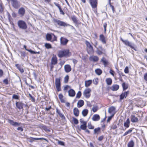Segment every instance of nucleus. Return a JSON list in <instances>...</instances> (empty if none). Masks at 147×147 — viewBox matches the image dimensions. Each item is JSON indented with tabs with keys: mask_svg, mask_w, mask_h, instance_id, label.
<instances>
[{
	"mask_svg": "<svg viewBox=\"0 0 147 147\" xmlns=\"http://www.w3.org/2000/svg\"><path fill=\"white\" fill-rule=\"evenodd\" d=\"M56 112L60 117L62 118H65L64 115L61 113L60 111L57 109H56Z\"/></svg>",
	"mask_w": 147,
	"mask_h": 147,
	"instance_id": "a18cd8bd",
	"label": "nucleus"
},
{
	"mask_svg": "<svg viewBox=\"0 0 147 147\" xmlns=\"http://www.w3.org/2000/svg\"><path fill=\"white\" fill-rule=\"evenodd\" d=\"M130 121L129 118H127L126 121L124 123V126L126 128H128L129 127Z\"/></svg>",
	"mask_w": 147,
	"mask_h": 147,
	"instance_id": "f704fd0d",
	"label": "nucleus"
},
{
	"mask_svg": "<svg viewBox=\"0 0 147 147\" xmlns=\"http://www.w3.org/2000/svg\"><path fill=\"white\" fill-rule=\"evenodd\" d=\"M86 45V49L87 53L89 55L92 54L94 53L93 47L90 42L87 40L85 41Z\"/></svg>",
	"mask_w": 147,
	"mask_h": 147,
	"instance_id": "20e7f679",
	"label": "nucleus"
},
{
	"mask_svg": "<svg viewBox=\"0 0 147 147\" xmlns=\"http://www.w3.org/2000/svg\"><path fill=\"white\" fill-rule=\"evenodd\" d=\"M8 122L11 125L14 126H18L21 124V123H18L17 122H14V121L12 120L8 119L7 120Z\"/></svg>",
	"mask_w": 147,
	"mask_h": 147,
	"instance_id": "a211bd4d",
	"label": "nucleus"
},
{
	"mask_svg": "<svg viewBox=\"0 0 147 147\" xmlns=\"http://www.w3.org/2000/svg\"><path fill=\"white\" fill-rule=\"evenodd\" d=\"M106 82L107 85H111L112 83V81L111 78H107L105 80Z\"/></svg>",
	"mask_w": 147,
	"mask_h": 147,
	"instance_id": "c9c22d12",
	"label": "nucleus"
},
{
	"mask_svg": "<svg viewBox=\"0 0 147 147\" xmlns=\"http://www.w3.org/2000/svg\"><path fill=\"white\" fill-rule=\"evenodd\" d=\"M30 142H32L33 141H34V140H44L46 141L47 142H48V140L44 138H34L32 137H30Z\"/></svg>",
	"mask_w": 147,
	"mask_h": 147,
	"instance_id": "a878e982",
	"label": "nucleus"
},
{
	"mask_svg": "<svg viewBox=\"0 0 147 147\" xmlns=\"http://www.w3.org/2000/svg\"><path fill=\"white\" fill-rule=\"evenodd\" d=\"M81 122L82 124L80 125V129L82 130H84L86 133L90 134V131L87 129V122L86 121H81Z\"/></svg>",
	"mask_w": 147,
	"mask_h": 147,
	"instance_id": "0eeeda50",
	"label": "nucleus"
},
{
	"mask_svg": "<svg viewBox=\"0 0 147 147\" xmlns=\"http://www.w3.org/2000/svg\"><path fill=\"white\" fill-rule=\"evenodd\" d=\"M29 96L30 98V99L31 100L32 102H34L35 101V99L34 97H33L32 95L30 94H29Z\"/></svg>",
	"mask_w": 147,
	"mask_h": 147,
	"instance_id": "8fccbe9b",
	"label": "nucleus"
},
{
	"mask_svg": "<svg viewBox=\"0 0 147 147\" xmlns=\"http://www.w3.org/2000/svg\"><path fill=\"white\" fill-rule=\"evenodd\" d=\"M109 73L112 75V76L114 78L115 80H117V79L116 78V76H115V75L116 74L115 71L112 69H110L109 71Z\"/></svg>",
	"mask_w": 147,
	"mask_h": 147,
	"instance_id": "58836bf2",
	"label": "nucleus"
},
{
	"mask_svg": "<svg viewBox=\"0 0 147 147\" xmlns=\"http://www.w3.org/2000/svg\"><path fill=\"white\" fill-rule=\"evenodd\" d=\"M113 116V115H111V116L109 117L107 120V122H109Z\"/></svg>",
	"mask_w": 147,
	"mask_h": 147,
	"instance_id": "338daca9",
	"label": "nucleus"
},
{
	"mask_svg": "<svg viewBox=\"0 0 147 147\" xmlns=\"http://www.w3.org/2000/svg\"><path fill=\"white\" fill-rule=\"evenodd\" d=\"M89 3L92 8L94 9V12L97 13V7L98 4V0H89Z\"/></svg>",
	"mask_w": 147,
	"mask_h": 147,
	"instance_id": "39448f33",
	"label": "nucleus"
},
{
	"mask_svg": "<svg viewBox=\"0 0 147 147\" xmlns=\"http://www.w3.org/2000/svg\"><path fill=\"white\" fill-rule=\"evenodd\" d=\"M131 121L132 123H137L139 121L138 118L135 115H131Z\"/></svg>",
	"mask_w": 147,
	"mask_h": 147,
	"instance_id": "bb28decb",
	"label": "nucleus"
},
{
	"mask_svg": "<svg viewBox=\"0 0 147 147\" xmlns=\"http://www.w3.org/2000/svg\"><path fill=\"white\" fill-rule=\"evenodd\" d=\"M88 127L89 129H93L94 127L92 125L90 122L88 124Z\"/></svg>",
	"mask_w": 147,
	"mask_h": 147,
	"instance_id": "603ef678",
	"label": "nucleus"
},
{
	"mask_svg": "<svg viewBox=\"0 0 147 147\" xmlns=\"http://www.w3.org/2000/svg\"><path fill=\"white\" fill-rule=\"evenodd\" d=\"M71 18L73 21V22L75 24L76 26H78L79 24H81V22H78L77 18L75 16H72L71 17Z\"/></svg>",
	"mask_w": 147,
	"mask_h": 147,
	"instance_id": "9d476101",
	"label": "nucleus"
},
{
	"mask_svg": "<svg viewBox=\"0 0 147 147\" xmlns=\"http://www.w3.org/2000/svg\"><path fill=\"white\" fill-rule=\"evenodd\" d=\"M58 97L61 102L62 103H65V101L63 98L64 96L61 93H60L58 95Z\"/></svg>",
	"mask_w": 147,
	"mask_h": 147,
	"instance_id": "72a5a7b5",
	"label": "nucleus"
},
{
	"mask_svg": "<svg viewBox=\"0 0 147 147\" xmlns=\"http://www.w3.org/2000/svg\"><path fill=\"white\" fill-rule=\"evenodd\" d=\"M71 55L69 49H64L59 51H58V56L60 58L62 57H69Z\"/></svg>",
	"mask_w": 147,
	"mask_h": 147,
	"instance_id": "f257e3e1",
	"label": "nucleus"
},
{
	"mask_svg": "<svg viewBox=\"0 0 147 147\" xmlns=\"http://www.w3.org/2000/svg\"><path fill=\"white\" fill-rule=\"evenodd\" d=\"M3 82V83L5 85H7L9 84V80L7 78H6L4 79Z\"/></svg>",
	"mask_w": 147,
	"mask_h": 147,
	"instance_id": "4d7b16f0",
	"label": "nucleus"
},
{
	"mask_svg": "<svg viewBox=\"0 0 147 147\" xmlns=\"http://www.w3.org/2000/svg\"><path fill=\"white\" fill-rule=\"evenodd\" d=\"M107 26V23L106 22L104 23L103 24V27L104 28V33L105 34L106 33Z\"/></svg>",
	"mask_w": 147,
	"mask_h": 147,
	"instance_id": "864d4df0",
	"label": "nucleus"
},
{
	"mask_svg": "<svg viewBox=\"0 0 147 147\" xmlns=\"http://www.w3.org/2000/svg\"><path fill=\"white\" fill-rule=\"evenodd\" d=\"M73 121L74 123L75 124H77L78 123V121L76 118L74 117L73 118Z\"/></svg>",
	"mask_w": 147,
	"mask_h": 147,
	"instance_id": "e2e57ef3",
	"label": "nucleus"
},
{
	"mask_svg": "<svg viewBox=\"0 0 147 147\" xmlns=\"http://www.w3.org/2000/svg\"><path fill=\"white\" fill-rule=\"evenodd\" d=\"M98 80L97 78H94L93 80V83L95 85H97L98 84Z\"/></svg>",
	"mask_w": 147,
	"mask_h": 147,
	"instance_id": "3c124183",
	"label": "nucleus"
},
{
	"mask_svg": "<svg viewBox=\"0 0 147 147\" xmlns=\"http://www.w3.org/2000/svg\"><path fill=\"white\" fill-rule=\"evenodd\" d=\"M20 53L21 54V56L22 57H25L26 55V53L25 52L21 51L20 52Z\"/></svg>",
	"mask_w": 147,
	"mask_h": 147,
	"instance_id": "0e129e2a",
	"label": "nucleus"
},
{
	"mask_svg": "<svg viewBox=\"0 0 147 147\" xmlns=\"http://www.w3.org/2000/svg\"><path fill=\"white\" fill-rule=\"evenodd\" d=\"M68 95L69 96L73 97L76 95L75 90L73 89H70L68 91Z\"/></svg>",
	"mask_w": 147,
	"mask_h": 147,
	"instance_id": "b1692460",
	"label": "nucleus"
},
{
	"mask_svg": "<svg viewBox=\"0 0 147 147\" xmlns=\"http://www.w3.org/2000/svg\"><path fill=\"white\" fill-rule=\"evenodd\" d=\"M20 96L14 94L12 96V98L15 99H19Z\"/></svg>",
	"mask_w": 147,
	"mask_h": 147,
	"instance_id": "13d9d810",
	"label": "nucleus"
},
{
	"mask_svg": "<svg viewBox=\"0 0 147 147\" xmlns=\"http://www.w3.org/2000/svg\"><path fill=\"white\" fill-rule=\"evenodd\" d=\"M65 71L68 73L70 72L72 69L71 66L69 64L65 65L64 66Z\"/></svg>",
	"mask_w": 147,
	"mask_h": 147,
	"instance_id": "aec40b11",
	"label": "nucleus"
},
{
	"mask_svg": "<svg viewBox=\"0 0 147 147\" xmlns=\"http://www.w3.org/2000/svg\"><path fill=\"white\" fill-rule=\"evenodd\" d=\"M92 80H86L85 82V86L86 87L90 86L92 84Z\"/></svg>",
	"mask_w": 147,
	"mask_h": 147,
	"instance_id": "473e14b6",
	"label": "nucleus"
},
{
	"mask_svg": "<svg viewBox=\"0 0 147 147\" xmlns=\"http://www.w3.org/2000/svg\"><path fill=\"white\" fill-rule=\"evenodd\" d=\"M134 143L133 140L129 141L127 144L128 147H134Z\"/></svg>",
	"mask_w": 147,
	"mask_h": 147,
	"instance_id": "a19ab883",
	"label": "nucleus"
},
{
	"mask_svg": "<svg viewBox=\"0 0 147 147\" xmlns=\"http://www.w3.org/2000/svg\"><path fill=\"white\" fill-rule=\"evenodd\" d=\"M58 143L61 146H65V143H64L62 141H58Z\"/></svg>",
	"mask_w": 147,
	"mask_h": 147,
	"instance_id": "69168bd1",
	"label": "nucleus"
},
{
	"mask_svg": "<svg viewBox=\"0 0 147 147\" xmlns=\"http://www.w3.org/2000/svg\"><path fill=\"white\" fill-rule=\"evenodd\" d=\"M73 113L76 117H78L79 115V111L78 108L75 107L73 109Z\"/></svg>",
	"mask_w": 147,
	"mask_h": 147,
	"instance_id": "2f4dec72",
	"label": "nucleus"
},
{
	"mask_svg": "<svg viewBox=\"0 0 147 147\" xmlns=\"http://www.w3.org/2000/svg\"><path fill=\"white\" fill-rule=\"evenodd\" d=\"M119 88V86L118 85L115 84H113L110 87V89L112 91H114L118 90Z\"/></svg>",
	"mask_w": 147,
	"mask_h": 147,
	"instance_id": "5701e85b",
	"label": "nucleus"
},
{
	"mask_svg": "<svg viewBox=\"0 0 147 147\" xmlns=\"http://www.w3.org/2000/svg\"><path fill=\"white\" fill-rule=\"evenodd\" d=\"M3 8L2 3L1 1L0 0V12H2L3 11Z\"/></svg>",
	"mask_w": 147,
	"mask_h": 147,
	"instance_id": "bf43d9fd",
	"label": "nucleus"
},
{
	"mask_svg": "<svg viewBox=\"0 0 147 147\" xmlns=\"http://www.w3.org/2000/svg\"><path fill=\"white\" fill-rule=\"evenodd\" d=\"M54 4L58 8L60 12V14L63 15H64L65 14V13L62 9L59 3H56V2H54Z\"/></svg>",
	"mask_w": 147,
	"mask_h": 147,
	"instance_id": "f3484780",
	"label": "nucleus"
},
{
	"mask_svg": "<svg viewBox=\"0 0 147 147\" xmlns=\"http://www.w3.org/2000/svg\"><path fill=\"white\" fill-rule=\"evenodd\" d=\"M101 129L100 127H98L97 128H95L94 130V134H98L100 133Z\"/></svg>",
	"mask_w": 147,
	"mask_h": 147,
	"instance_id": "ea45409f",
	"label": "nucleus"
},
{
	"mask_svg": "<svg viewBox=\"0 0 147 147\" xmlns=\"http://www.w3.org/2000/svg\"><path fill=\"white\" fill-rule=\"evenodd\" d=\"M57 63V58L55 55H53L51 59V63L52 65H55Z\"/></svg>",
	"mask_w": 147,
	"mask_h": 147,
	"instance_id": "2eb2a0df",
	"label": "nucleus"
},
{
	"mask_svg": "<svg viewBox=\"0 0 147 147\" xmlns=\"http://www.w3.org/2000/svg\"><path fill=\"white\" fill-rule=\"evenodd\" d=\"M24 106L23 103L21 102H16V107L19 109H23Z\"/></svg>",
	"mask_w": 147,
	"mask_h": 147,
	"instance_id": "412c9836",
	"label": "nucleus"
},
{
	"mask_svg": "<svg viewBox=\"0 0 147 147\" xmlns=\"http://www.w3.org/2000/svg\"><path fill=\"white\" fill-rule=\"evenodd\" d=\"M18 25L20 28L23 30H26L27 26L26 23L22 20H19L18 22Z\"/></svg>",
	"mask_w": 147,
	"mask_h": 147,
	"instance_id": "423d86ee",
	"label": "nucleus"
},
{
	"mask_svg": "<svg viewBox=\"0 0 147 147\" xmlns=\"http://www.w3.org/2000/svg\"><path fill=\"white\" fill-rule=\"evenodd\" d=\"M99 39L103 44L106 43V37L103 34H100L99 35Z\"/></svg>",
	"mask_w": 147,
	"mask_h": 147,
	"instance_id": "393cba45",
	"label": "nucleus"
},
{
	"mask_svg": "<svg viewBox=\"0 0 147 147\" xmlns=\"http://www.w3.org/2000/svg\"><path fill=\"white\" fill-rule=\"evenodd\" d=\"M121 41L126 45L128 46L131 48L133 49L135 51H136V49L133 46L131 45V43L127 40H124L122 38H121Z\"/></svg>",
	"mask_w": 147,
	"mask_h": 147,
	"instance_id": "1a4fd4ad",
	"label": "nucleus"
},
{
	"mask_svg": "<svg viewBox=\"0 0 147 147\" xmlns=\"http://www.w3.org/2000/svg\"><path fill=\"white\" fill-rule=\"evenodd\" d=\"M96 74L98 75H100L102 74V71L99 68H98L95 70V71Z\"/></svg>",
	"mask_w": 147,
	"mask_h": 147,
	"instance_id": "4c0bfd02",
	"label": "nucleus"
},
{
	"mask_svg": "<svg viewBox=\"0 0 147 147\" xmlns=\"http://www.w3.org/2000/svg\"><path fill=\"white\" fill-rule=\"evenodd\" d=\"M117 126L116 124L115 123H113L111 127V128L113 129H114L117 128Z\"/></svg>",
	"mask_w": 147,
	"mask_h": 147,
	"instance_id": "680f3d73",
	"label": "nucleus"
},
{
	"mask_svg": "<svg viewBox=\"0 0 147 147\" xmlns=\"http://www.w3.org/2000/svg\"><path fill=\"white\" fill-rule=\"evenodd\" d=\"M52 36L49 34H47L46 36V40L48 41H51L52 39Z\"/></svg>",
	"mask_w": 147,
	"mask_h": 147,
	"instance_id": "de8ad7c7",
	"label": "nucleus"
},
{
	"mask_svg": "<svg viewBox=\"0 0 147 147\" xmlns=\"http://www.w3.org/2000/svg\"><path fill=\"white\" fill-rule=\"evenodd\" d=\"M84 102L83 100H79L77 104V106L78 108H80L82 107L84 105Z\"/></svg>",
	"mask_w": 147,
	"mask_h": 147,
	"instance_id": "c85d7f7f",
	"label": "nucleus"
},
{
	"mask_svg": "<svg viewBox=\"0 0 147 147\" xmlns=\"http://www.w3.org/2000/svg\"><path fill=\"white\" fill-rule=\"evenodd\" d=\"M98 110V107L97 105L94 106L92 109V110L94 113L96 112Z\"/></svg>",
	"mask_w": 147,
	"mask_h": 147,
	"instance_id": "09e8293b",
	"label": "nucleus"
},
{
	"mask_svg": "<svg viewBox=\"0 0 147 147\" xmlns=\"http://www.w3.org/2000/svg\"><path fill=\"white\" fill-rule=\"evenodd\" d=\"M124 72L126 74H127L129 72V68L128 67L126 66L124 69Z\"/></svg>",
	"mask_w": 147,
	"mask_h": 147,
	"instance_id": "052dcab7",
	"label": "nucleus"
},
{
	"mask_svg": "<svg viewBox=\"0 0 147 147\" xmlns=\"http://www.w3.org/2000/svg\"><path fill=\"white\" fill-rule=\"evenodd\" d=\"M116 107L114 106H112L110 107L108 110V113L111 115H113L114 116L116 113Z\"/></svg>",
	"mask_w": 147,
	"mask_h": 147,
	"instance_id": "f8f14e48",
	"label": "nucleus"
},
{
	"mask_svg": "<svg viewBox=\"0 0 147 147\" xmlns=\"http://www.w3.org/2000/svg\"><path fill=\"white\" fill-rule=\"evenodd\" d=\"M70 88L71 87L70 86L67 85H65L63 86V90L65 93L69 89H70Z\"/></svg>",
	"mask_w": 147,
	"mask_h": 147,
	"instance_id": "79ce46f5",
	"label": "nucleus"
},
{
	"mask_svg": "<svg viewBox=\"0 0 147 147\" xmlns=\"http://www.w3.org/2000/svg\"><path fill=\"white\" fill-rule=\"evenodd\" d=\"M134 128H131L128 130L126 131L123 135V136H125L128 134L131 133L132 131Z\"/></svg>",
	"mask_w": 147,
	"mask_h": 147,
	"instance_id": "37998d69",
	"label": "nucleus"
},
{
	"mask_svg": "<svg viewBox=\"0 0 147 147\" xmlns=\"http://www.w3.org/2000/svg\"><path fill=\"white\" fill-rule=\"evenodd\" d=\"M82 114L84 117H85L87 115L88 113V110L87 109H84L82 111Z\"/></svg>",
	"mask_w": 147,
	"mask_h": 147,
	"instance_id": "e433bc0d",
	"label": "nucleus"
},
{
	"mask_svg": "<svg viewBox=\"0 0 147 147\" xmlns=\"http://www.w3.org/2000/svg\"><path fill=\"white\" fill-rule=\"evenodd\" d=\"M91 91L92 90L90 88H87L85 89L83 92L84 96L86 98H88L91 96Z\"/></svg>",
	"mask_w": 147,
	"mask_h": 147,
	"instance_id": "6e6552de",
	"label": "nucleus"
},
{
	"mask_svg": "<svg viewBox=\"0 0 147 147\" xmlns=\"http://www.w3.org/2000/svg\"><path fill=\"white\" fill-rule=\"evenodd\" d=\"M129 92L128 91L122 92L119 96L120 100H122L124 98H126L128 95L129 94Z\"/></svg>",
	"mask_w": 147,
	"mask_h": 147,
	"instance_id": "ddd939ff",
	"label": "nucleus"
},
{
	"mask_svg": "<svg viewBox=\"0 0 147 147\" xmlns=\"http://www.w3.org/2000/svg\"><path fill=\"white\" fill-rule=\"evenodd\" d=\"M122 86L123 90L127 89L128 87L127 84H126L125 82H123L122 84Z\"/></svg>",
	"mask_w": 147,
	"mask_h": 147,
	"instance_id": "c03bdc74",
	"label": "nucleus"
},
{
	"mask_svg": "<svg viewBox=\"0 0 147 147\" xmlns=\"http://www.w3.org/2000/svg\"><path fill=\"white\" fill-rule=\"evenodd\" d=\"M92 119L94 121H97L100 119V117L98 115L96 114L93 115Z\"/></svg>",
	"mask_w": 147,
	"mask_h": 147,
	"instance_id": "7c9ffc66",
	"label": "nucleus"
},
{
	"mask_svg": "<svg viewBox=\"0 0 147 147\" xmlns=\"http://www.w3.org/2000/svg\"><path fill=\"white\" fill-rule=\"evenodd\" d=\"M144 80L147 82V73H145L144 75Z\"/></svg>",
	"mask_w": 147,
	"mask_h": 147,
	"instance_id": "774afa93",
	"label": "nucleus"
},
{
	"mask_svg": "<svg viewBox=\"0 0 147 147\" xmlns=\"http://www.w3.org/2000/svg\"><path fill=\"white\" fill-rule=\"evenodd\" d=\"M69 79V76L68 75H66L64 78V81L65 83H68Z\"/></svg>",
	"mask_w": 147,
	"mask_h": 147,
	"instance_id": "6e6d98bb",
	"label": "nucleus"
},
{
	"mask_svg": "<svg viewBox=\"0 0 147 147\" xmlns=\"http://www.w3.org/2000/svg\"><path fill=\"white\" fill-rule=\"evenodd\" d=\"M18 13L21 16H23L25 13V10L23 7L20 8L18 10Z\"/></svg>",
	"mask_w": 147,
	"mask_h": 147,
	"instance_id": "6ab92c4d",
	"label": "nucleus"
},
{
	"mask_svg": "<svg viewBox=\"0 0 147 147\" xmlns=\"http://www.w3.org/2000/svg\"><path fill=\"white\" fill-rule=\"evenodd\" d=\"M105 51V50L103 48L102 46H99L97 48V53L98 55H100L103 53V52Z\"/></svg>",
	"mask_w": 147,
	"mask_h": 147,
	"instance_id": "4468645a",
	"label": "nucleus"
},
{
	"mask_svg": "<svg viewBox=\"0 0 147 147\" xmlns=\"http://www.w3.org/2000/svg\"><path fill=\"white\" fill-rule=\"evenodd\" d=\"M101 61L102 63L104 66H107L109 64V62L105 57H102L101 59Z\"/></svg>",
	"mask_w": 147,
	"mask_h": 147,
	"instance_id": "cd10ccee",
	"label": "nucleus"
},
{
	"mask_svg": "<svg viewBox=\"0 0 147 147\" xmlns=\"http://www.w3.org/2000/svg\"><path fill=\"white\" fill-rule=\"evenodd\" d=\"M89 60L91 61L96 62L98 61L99 58L96 56L92 55L89 57Z\"/></svg>",
	"mask_w": 147,
	"mask_h": 147,
	"instance_id": "dca6fc26",
	"label": "nucleus"
},
{
	"mask_svg": "<svg viewBox=\"0 0 147 147\" xmlns=\"http://www.w3.org/2000/svg\"><path fill=\"white\" fill-rule=\"evenodd\" d=\"M82 96V93L80 91H79L77 93L76 95V98H80Z\"/></svg>",
	"mask_w": 147,
	"mask_h": 147,
	"instance_id": "5fc2aeb1",
	"label": "nucleus"
},
{
	"mask_svg": "<svg viewBox=\"0 0 147 147\" xmlns=\"http://www.w3.org/2000/svg\"><path fill=\"white\" fill-rule=\"evenodd\" d=\"M24 48L26 50H27V51H28V52H30L31 53V54H39L40 53V52L39 51L38 52H35L34 51L32 50L31 49H26V46L25 45H24Z\"/></svg>",
	"mask_w": 147,
	"mask_h": 147,
	"instance_id": "c756f323",
	"label": "nucleus"
},
{
	"mask_svg": "<svg viewBox=\"0 0 147 147\" xmlns=\"http://www.w3.org/2000/svg\"><path fill=\"white\" fill-rule=\"evenodd\" d=\"M45 47L47 49H51L52 48L51 45L49 43H46L45 45Z\"/></svg>",
	"mask_w": 147,
	"mask_h": 147,
	"instance_id": "49530a36",
	"label": "nucleus"
},
{
	"mask_svg": "<svg viewBox=\"0 0 147 147\" xmlns=\"http://www.w3.org/2000/svg\"><path fill=\"white\" fill-rule=\"evenodd\" d=\"M17 69H18L21 73H22L24 72V70L23 69V66L22 65L19 64H16L15 65Z\"/></svg>",
	"mask_w": 147,
	"mask_h": 147,
	"instance_id": "4be33fe9",
	"label": "nucleus"
},
{
	"mask_svg": "<svg viewBox=\"0 0 147 147\" xmlns=\"http://www.w3.org/2000/svg\"><path fill=\"white\" fill-rule=\"evenodd\" d=\"M54 23H56L57 25L60 26H63L64 27L70 26L73 29H74L75 28L69 24H67L65 22L59 20L57 19H54L53 20Z\"/></svg>",
	"mask_w": 147,
	"mask_h": 147,
	"instance_id": "7ed1b4c3",
	"label": "nucleus"
},
{
	"mask_svg": "<svg viewBox=\"0 0 147 147\" xmlns=\"http://www.w3.org/2000/svg\"><path fill=\"white\" fill-rule=\"evenodd\" d=\"M69 41L68 40L64 37H61L60 39L61 44L63 46L66 45Z\"/></svg>",
	"mask_w": 147,
	"mask_h": 147,
	"instance_id": "9b49d317",
	"label": "nucleus"
},
{
	"mask_svg": "<svg viewBox=\"0 0 147 147\" xmlns=\"http://www.w3.org/2000/svg\"><path fill=\"white\" fill-rule=\"evenodd\" d=\"M61 80V77L57 78L55 79V84L56 91L57 92H60L62 90Z\"/></svg>",
	"mask_w": 147,
	"mask_h": 147,
	"instance_id": "f03ea898",
	"label": "nucleus"
}]
</instances>
